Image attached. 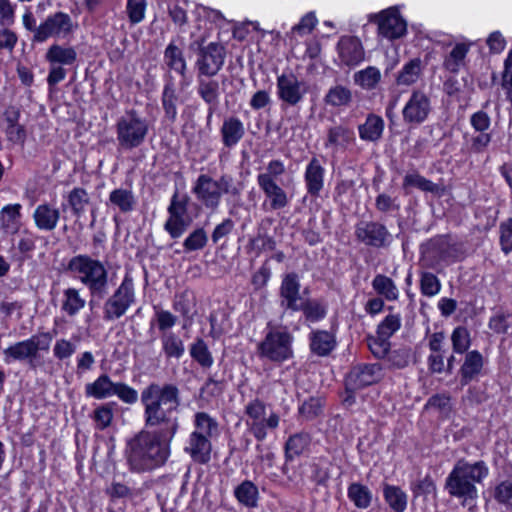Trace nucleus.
I'll return each mask as SVG.
<instances>
[{"label":"nucleus","mask_w":512,"mask_h":512,"mask_svg":"<svg viewBox=\"0 0 512 512\" xmlns=\"http://www.w3.org/2000/svg\"><path fill=\"white\" fill-rule=\"evenodd\" d=\"M164 60L171 70H174L183 78L186 77L187 63L183 51L174 42L169 43L165 48Z\"/></svg>","instance_id":"cd10ccee"},{"label":"nucleus","mask_w":512,"mask_h":512,"mask_svg":"<svg viewBox=\"0 0 512 512\" xmlns=\"http://www.w3.org/2000/svg\"><path fill=\"white\" fill-rule=\"evenodd\" d=\"M380 79V70L374 66H369L354 75V81L365 89H373Z\"/></svg>","instance_id":"8fccbe9b"},{"label":"nucleus","mask_w":512,"mask_h":512,"mask_svg":"<svg viewBox=\"0 0 512 512\" xmlns=\"http://www.w3.org/2000/svg\"><path fill=\"white\" fill-rule=\"evenodd\" d=\"M323 406L321 397H310L299 406L298 413L304 420L310 421L322 414Z\"/></svg>","instance_id":"37998d69"},{"label":"nucleus","mask_w":512,"mask_h":512,"mask_svg":"<svg viewBox=\"0 0 512 512\" xmlns=\"http://www.w3.org/2000/svg\"><path fill=\"white\" fill-rule=\"evenodd\" d=\"M421 74V60L414 58L407 62L399 71L396 78L398 85L410 86L414 84Z\"/></svg>","instance_id":"a19ab883"},{"label":"nucleus","mask_w":512,"mask_h":512,"mask_svg":"<svg viewBox=\"0 0 512 512\" xmlns=\"http://www.w3.org/2000/svg\"><path fill=\"white\" fill-rule=\"evenodd\" d=\"M420 290L424 296L433 297L440 292L441 282L433 273L423 272L420 278Z\"/></svg>","instance_id":"4d7b16f0"},{"label":"nucleus","mask_w":512,"mask_h":512,"mask_svg":"<svg viewBox=\"0 0 512 512\" xmlns=\"http://www.w3.org/2000/svg\"><path fill=\"white\" fill-rule=\"evenodd\" d=\"M45 58L50 65H73L77 60V52L73 47L53 44L47 50Z\"/></svg>","instance_id":"393cba45"},{"label":"nucleus","mask_w":512,"mask_h":512,"mask_svg":"<svg viewBox=\"0 0 512 512\" xmlns=\"http://www.w3.org/2000/svg\"><path fill=\"white\" fill-rule=\"evenodd\" d=\"M494 500L507 510H512V480L499 482L492 491Z\"/></svg>","instance_id":"a18cd8bd"},{"label":"nucleus","mask_w":512,"mask_h":512,"mask_svg":"<svg viewBox=\"0 0 512 512\" xmlns=\"http://www.w3.org/2000/svg\"><path fill=\"white\" fill-rule=\"evenodd\" d=\"M383 496L385 502L394 512H404L408 504L407 493L396 485L384 484Z\"/></svg>","instance_id":"a878e982"},{"label":"nucleus","mask_w":512,"mask_h":512,"mask_svg":"<svg viewBox=\"0 0 512 512\" xmlns=\"http://www.w3.org/2000/svg\"><path fill=\"white\" fill-rule=\"evenodd\" d=\"M234 495L236 499L246 507H256L258 500V488L249 481L245 480L235 488Z\"/></svg>","instance_id":"58836bf2"},{"label":"nucleus","mask_w":512,"mask_h":512,"mask_svg":"<svg viewBox=\"0 0 512 512\" xmlns=\"http://www.w3.org/2000/svg\"><path fill=\"white\" fill-rule=\"evenodd\" d=\"M144 407L142 429L127 441L125 455L132 472L144 473L165 465L171 454V442L179 429L174 415L180 406V391L174 384L150 383L141 392Z\"/></svg>","instance_id":"f257e3e1"},{"label":"nucleus","mask_w":512,"mask_h":512,"mask_svg":"<svg viewBox=\"0 0 512 512\" xmlns=\"http://www.w3.org/2000/svg\"><path fill=\"white\" fill-rule=\"evenodd\" d=\"M369 21L377 23L379 34L388 40L399 39L407 31V23L396 7H389L378 14L369 15Z\"/></svg>","instance_id":"9d476101"},{"label":"nucleus","mask_w":512,"mask_h":512,"mask_svg":"<svg viewBox=\"0 0 512 512\" xmlns=\"http://www.w3.org/2000/svg\"><path fill=\"white\" fill-rule=\"evenodd\" d=\"M380 366L378 364H364L358 366L356 381L360 386L370 385L379 378Z\"/></svg>","instance_id":"6e6d98bb"},{"label":"nucleus","mask_w":512,"mask_h":512,"mask_svg":"<svg viewBox=\"0 0 512 512\" xmlns=\"http://www.w3.org/2000/svg\"><path fill=\"white\" fill-rule=\"evenodd\" d=\"M453 350L455 353L463 354L470 347V334L465 327H457L451 335Z\"/></svg>","instance_id":"bf43d9fd"},{"label":"nucleus","mask_w":512,"mask_h":512,"mask_svg":"<svg viewBox=\"0 0 512 512\" xmlns=\"http://www.w3.org/2000/svg\"><path fill=\"white\" fill-rule=\"evenodd\" d=\"M161 344L167 359H180L185 353L183 340L174 332H164L161 335Z\"/></svg>","instance_id":"c85d7f7f"},{"label":"nucleus","mask_w":512,"mask_h":512,"mask_svg":"<svg viewBox=\"0 0 512 512\" xmlns=\"http://www.w3.org/2000/svg\"><path fill=\"white\" fill-rule=\"evenodd\" d=\"M310 436L308 433H296L288 438L285 444L286 460H293L300 456L310 444Z\"/></svg>","instance_id":"2f4dec72"},{"label":"nucleus","mask_w":512,"mask_h":512,"mask_svg":"<svg viewBox=\"0 0 512 512\" xmlns=\"http://www.w3.org/2000/svg\"><path fill=\"white\" fill-rule=\"evenodd\" d=\"M190 356L203 368H210L214 359L209 348L202 338H196L190 345Z\"/></svg>","instance_id":"c9c22d12"},{"label":"nucleus","mask_w":512,"mask_h":512,"mask_svg":"<svg viewBox=\"0 0 512 512\" xmlns=\"http://www.w3.org/2000/svg\"><path fill=\"white\" fill-rule=\"evenodd\" d=\"M60 217V210L48 203L38 205L33 213L36 227L45 231L54 230Z\"/></svg>","instance_id":"4be33fe9"},{"label":"nucleus","mask_w":512,"mask_h":512,"mask_svg":"<svg viewBox=\"0 0 512 512\" xmlns=\"http://www.w3.org/2000/svg\"><path fill=\"white\" fill-rule=\"evenodd\" d=\"M276 85L278 98L290 106L300 103L308 91L306 83L292 72L279 75Z\"/></svg>","instance_id":"4468645a"},{"label":"nucleus","mask_w":512,"mask_h":512,"mask_svg":"<svg viewBox=\"0 0 512 512\" xmlns=\"http://www.w3.org/2000/svg\"><path fill=\"white\" fill-rule=\"evenodd\" d=\"M135 302L133 279L126 275L114 293L105 301L103 317L106 321L121 318Z\"/></svg>","instance_id":"6e6552de"},{"label":"nucleus","mask_w":512,"mask_h":512,"mask_svg":"<svg viewBox=\"0 0 512 512\" xmlns=\"http://www.w3.org/2000/svg\"><path fill=\"white\" fill-rule=\"evenodd\" d=\"M109 201L123 213L132 211L136 204L133 192L124 188L113 190L109 195Z\"/></svg>","instance_id":"f704fd0d"},{"label":"nucleus","mask_w":512,"mask_h":512,"mask_svg":"<svg viewBox=\"0 0 512 512\" xmlns=\"http://www.w3.org/2000/svg\"><path fill=\"white\" fill-rule=\"evenodd\" d=\"M208 242V236L203 228H197L191 232L183 242L185 252L203 249Z\"/></svg>","instance_id":"603ef678"},{"label":"nucleus","mask_w":512,"mask_h":512,"mask_svg":"<svg viewBox=\"0 0 512 512\" xmlns=\"http://www.w3.org/2000/svg\"><path fill=\"white\" fill-rule=\"evenodd\" d=\"M373 289L389 301H395L399 297V290L394 281L382 274H378L372 281Z\"/></svg>","instance_id":"e433bc0d"},{"label":"nucleus","mask_w":512,"mask_h":512,"mask_svg":"<svg viewBox=\"0 0 512 512\" xmlns=\"http://www.w3.org/2000/svg\"><path fill=\"white\" fill-rule=\"evenodd\" d=\"M148 120L136 110L125 112L116 123V136L118 145L124 150H132L141 146L148 135Z\"/></svg>","instance_id":"423d86ee"},{"label":"nucleus","mask_w":512,"mask_h":512,"mask_svg":"<svg viewBox=\"0 0 512 512\" xmlns=\"http://www.w3.org/2000/svg\"><path fill=\"white\" fill-rule=\"evenodd\" d=\"M67 201L73 214L79 218L85 212V208L89 204V196L85 189L74 188L69 192Z\"/></svg>","instance_id":"79ce46f5"},{"label":"nucleus","mask_w":512,"mask_h":512,"mask_svg":"<svg viewBox=\"0 0 512 512\" xmlns=\"http://www.w3.org/2000/svg\"><path fill=\"white\" fill-rule=\"evenodd\" d=\"M384 129V121L381 117L370 115L367 117L364 124L359 125V136L366 141L378 140Z\"/></svg>","instance_id":"7c9ffc66"},{"label":"nucleus","mask_w":512,"mask_h":512,"mask_svg":"<svg viewBox=\"0 0 512 512\" xmlns=\"http://www.w3.org/2000/svg\"><path fill=\"white\" fill-rule=\"evenodd\" d=\"M75 27L69 14L56 12L39 25L36 42L42 43L50 37H66L74 31Z\"/></svg>","instance_id":"ddd939ff"},{"label":"nucleus","mask_w":512,"mask_h":512,"mask_svg":"<svg viewBox=\"0 0 512 512\" xmlns=\"http://www.w3.org/2000/svg\"><path fill=\"white\" fill-rule=\"evenodd\" d=\"M220 133L223 145L227 148H232L244 137L245 127L238 117L230 116L224 119Z\"/></svg>","instance_id":"aec40b11"},{"label":"nucleus","mask_w":512,"mask_h":512,"mask_svg":"<svg viewBox=\"0 0 512 512\" xmlns=\"http://www.w3.org/2000/svg\"><path fill=\"white\" fill-rule=\"evenodd\" d=\"M146 6L145 0H127L126 11L132 24H138L144 19Z\"/></svg>","instance_id":"052dcab7"},{"label":"nucleus","mask_w":512,"mask_h":512,"mask_svg":"<svg viewBox=\"0 0 512 512\" xmlns=\"http://www.w3.org/2000/svg\"><path fill=\"white\" fill-rule=\"evenodd\" d=\"M300 310L304 312L307 320L311 322L318 321L325 316L324 308L315 301H307L305 303H301Z\"/></svg>","instance_id":"69168bd1"},{"label":"nucleus","mask_w":512,"mask_h":512,"mask_svg":"<svg viewBox=\"0 0 512 512\" xmlns=\"http://www.w3.org/2000/svg\"><path fill=\"white\" fill-rule=\"evenodd\" d=\"M226 57L224 46L216 42H210L198 53L195 68L197 75L216 76L222 69Z\"/></svg>","instance_id":"9b49d317"},{"label":"nucleus","mask_w":512,"mask_h":512,"mask_svg":"<svg viewBox=\"0 0 512 512\" xmlns=\"http://www.w3.org/2000/svg\"><path fill=\"white\" fill-rule=\"evenodd\" d=\"M366 340L369 350L376 358L383 359L387 356L391 346L389 338L377 334V336H368Z\"/></svg>","instance_id":"5fc2aeb1"},{"label":"nucleus","mask_w":512,"mask_h":512,"mask_svg":"<svg viewBox=\"0 0 512 512\" xmlns=\"http://www.w3.org/2000/svg\"><path fill=\"white\" fill-rule=\"evenodd\" d=\"M402 325L400 313H389L378 325L377 334L381 337L391 338Z\"/></svg>","instance_id":"49530a36"},{"label":"nucleus","mask_w":512,"mask_h":512,"mask_svg":"<svg viewBox=\"0 0 512 512\" xmlns=\"http://www.w3.org/2000/svg\"><path fill=\"white\" fill-rule=\"evenodd\" d=\"M500 232L502 250L505 253H509L510 251H512V218L508 219L506 222L501 224Z\"/></svg>","instance_id":"774afa93"},{"label":"nucleus","mask_w":512,"mask_h":512,"mask_svg":"<svg viewBox=\"0 0 512 512\" xmlns=\"http://www.w3.org/2000/svg\"><path fill=\"white\" fill-rule=\"evenodd\" d=\"M114 395L126 404H134L138 400L137 391L123 382H116Z\"/></svg>","instance_id":"0e129e2a"},{"label":"nucleus","mask_w":512,"mask_h":512,"mask_svg":"<svg viewBox=\"0 0 512 512\" xmlns=\"http://www.w3.org/2000/svg\"><path fill=\"white\" fill-rule=\"evenodd\" d=\"M185 451L192 460L199 464H207L211 460L212 444L209 438L198 433H191Z\"/></svg>","instance_id":"a211bd4d"},{"label":"nucleus","mask_w":512,"mask_h":512,"mask_svg":"<svg viewBox=\"0 0 512 512\" xmlns=\"http://www.w3.org/2000/svg\"><path fill=\"white\" fill-rule=\"evenodd\" d=\"M257 183L265 196L269 199L271 210H280L288 205L289 199L287 193L276 183V180L264 177L259 179Z\"/></svg>","instance_id":"6ab92c4d"},{"label":"nucleus","mask_w":512,"mask_h":512,"mask_svg":"<svg viewBox=\"0 0 512 512\" xmlns=\"http://www.w3.org/2000/svg\"><path fill=\"white\" fill-rule=\"evenodd\" d=\"M116 382L107 374H101L95 381L85 385V394L98 400L106 399L115 394Z\"/></svg>","instance_id":"5701e85b"},{"label":"nucleus","mask_w":512,"mask_h":512,"mask_svg":"<svg viewBox=\"0 0 512 512\" xmlns=\"http://www.w3.org/2000/svg\"><path fill=\"white\" fill-rule=\"evenodd\" d=\"M483 367V357L477 350L470 351L466 354L463 365L461 366V381L468 384L476 375H478Z\"/></svg>","instance_id":"bb28decb"},{"label":"nucleus","mask_w":512,"mask_h":512,"mask_svg":"<svg viewBox=\"0 0 512 512\" xmlns=\"http://www.w3.org/2000/svg\"><path fill=\"white\" fill-rule=\"evenodd\" d=\"M86 305V301L81 297L76 288H68L63 292V301L61 309L70 317L75 316Z\"/></svg>","instance_id":"473e14b6"},{"label":"nucleus","mask_w":512,"mask_h":512,"mask_svg":"<svg viewBox=\"0 0 512 512\" xmlns=\"http://www.w3.org/2000/svg\"><path fill=\"white\" fill-rule=\"evenodd\" d=\"M197 93L209 106V119L219 104L220 84L207 75H197Z\"/></svg>","instance_id":"f3484780"},{"label":"nucleus","mask_w":512,"mask_h":512,"mask_svg":"<svg viewBox=\"0 0 512 512\" xmlns=\"http://www.w3.org/2000/svg\"><path fill=\"white\" fill-rule=\"evenodd\" d=\"M280 418L276 413H271L265 420L247 421L250 433L258 440L263 441L267 436L266 429H276Z\"/></svg>","instance_id":"4c0bfd02"},{"label":"nucleus","mask_w":512,"mask_h":512,"mask_svg":"<svg viewBox=\"0 0 512 512\" xmlns=\"http://www.w3.org/2000/svg\"><path fill=\"white\" fill-rule=\"evenodd\" d=\"M267 333L258 344L257 351L261 358L282 363L293 357V336L285 327L267 325Z\"/></svg>","instance_id":"39448f33"},{"label":"nucleus","mask_w":512,"mask_h":512,"mask_svg":"<svg viewBox=\"0 0 512 512\" xmlns=\"http://www.w3.org/2000/svg\"><path fill=\"white\" fill-rule=\"evenodd\" d=\"M351 100V91L341 85L331 88L325 96V102L332 106L347 105Z\"/></svg>","instance_id":"864d4df0"},{"label":"nucleus","mask_w":512,"mask_h":512,"mask_svg":"<svg viewBox=\"0 0 512 512\" xmlns=\"http://www.w3.org/2000/svg\"><path fill=\"white\" fill-rule=\"evenodd\" d=\"M333 338L331 334L325 331H319L314 333L311 338V350L319 356L328 355L333 349Z\"/></svg>","instance_id":"c03bdc74"},{"label":"nucleus","mask_w":512,"mask_h":512,"mask_svg":"<svg viewBox=\"0 0 512 512\" xmlns=\"http://www.w3.org/2000/svg\"><path fill=\"white\" fill-rule=\"evenodd\" d=\"M194 424L196 429L192 433L201 434L209 439L218 433V422L206 412L196 413Z\"/></svg>","instance_id":"ea45409f"},{"label":"nucleus","mask_w":512,"mask_h":512,"mask_svg":"<svg viewBox=\"0 0 512 512\" xmlns=\"http://www.w3.org/2000/svg\"><path fill=\"white\" fill-rule=\"evenodd\" d=\"M177 101L178 95L173 83L169 82L165 84L161 96V103L165 113V118L171 123L175 122L177 118Z\"/></svg>","instance_id":"72a5a7b5"},{"label":"nucleus","mask_w":512,"mask_h":512,"mask_svg":"<svg viewBox=\"0 0 512 512\" xmlns=\"http://www.w3.org/2000/svg\"><path fill=\"white\" fill-rule=\"evenodd\" d=\"M301 284L299 277L296 273H288L284 276L279 294H280V306L284 310L300 311L301 309V297H300Z\"/></svg>","instance_id":"2eb2a0df"},{"label":"nucleus","mask_w":512,"mask_h":512,"mask_svg":"<svg viewBox=\"0 0 512 512\" xmlns=\"http://www.w3.org/2000/svg\"><path fill=\"white\" fill-rule=\"evenodd\" d=\"M53 335L50 332H42L32 335L30 338L16 342L3 350L4 361H28L33 365L39 351H48Z\"/></svg>","instance_id":"0eeeda50"},{"label":"nucleus","mask_w":512,"mask_h":512,"mask_svg":"<svg viewBox=\"0 0 512 512\" xmlns=\"http://www.w3.org/2000/svg\"><path fill=\"white\" fill-rule=\"evenodd\" d=\"M325 170L320 161L313 157L308 163L304 179L308 194L311 196H318L324 185Z\"/></svg>","instance_id":"412c9836"},{"label":"nucleus","mask_w":512,"mask_h":512,"mask_svg":"<svg viewBox=\"0 0 512 512\" xmlns=\"http://www.w3.org/2000/svg\"><path fill=\"white\" fill-rule=\"evenodd\" d=\"M411 490L415 497L421 495H429L436 490V485L433 479L430 476H425L423 479H420L411 484Z\"/></svg>","instance_id":"338daca9"},{"label":"nucleus","mask_w":512,"mask_h":512,"mask_svg":"<svg viewBox=\"0 0 512 512\" xmlns=\"http://www.w3.org/2000/svg\"><path fill=\"white\" fill-rule=\"evenodd\" d=\"M403 186H414L424 192L437 194L440 190L439 185L433 183L429 179L418 173L407 174L404 177Z\"/></svg>","instance_id":"3c124183"},{"label":"nucleus","mask_w":512,"mask_h":512,"mask_svg":"<svg viewBox=\"0 0 512 512\" xmlns=\"http://www.w3.org/2000/svg\"><path fill=\"white\" fill-rule=\"evenodd\" d=\"M20 204L7 205L1 210L2 226L9 232H15L18 229L20 218Z\"/></svg>","instance_id":"09e8293b"},{"label":"nucleus","mask_w":512,"mask_h":512,"mask_svg":"<svg viewBox=\"0 0 512 512\" xmlns=\"http://www.w3.org/2000/svg\"><path fill=\"white\" fill-rule=\"evenodd\" d=\"M196 198L205 208L215 211L218 209L224 194L239 196L240 190L234 185L231 175L223 174L215 180L208 174H200L192 188Z\"/></svg>","instance_id":"20e7f679"},{"label":"nucleus","mask_w":512,"mask_h":512,"mask_svg":"<svg viewBox=\"0 0 512 512\" xmlns=\"http://www.w3.org/2000/svg\"><path fill=\"white\" fill-rule=\"evenodd\" d=\"M511 327L512 313L502 307L494 308L488 321V328L496 334H506Z\"/></svg>","instance_id":"c756f323"},{"label":"nucleus","mask_w":512,"mask_h":512,"mask_svg":"<svg viewBox=\"0 0 512 512\" xmlns=\"http://www.w3.org/2000/svg\"><path fill=\"white\" fill-rule=\"evenodd\" d=\"M189 201L190 197L187 194L180 195L178 190L171 197L167 208L169 217L164 224V229L173 239L180 238L192 222L188 214Z\"/></svg>","instance_id":"1a4fd4ad"},{"label":"nucleus","mask_w":512,"mask_h":512,"mask_svg":"<svg viewBox=\"0 0 512 512\" xmlns=\"http://www.w3.org/2000/svg\"><path fill=\"white\" fill-rule=\"evenodd\" d=\"M96 428L98 430H104L109 427L113 420V408L110 403L102 404L97 407L92 416Z\"/></svg>","instance_id":"13d9d810"},{"label":"nucleus","mask_w":512,"mask_h":512,"mask_svg":"<svg viewBox=\"0 0 512 512\" xmlns=\"http://www.w3.org/2000/svg\"><path fill=\"white\" fill-rule=\"evenodd\" d=\"M352 139V132L348 126L337 125L329 130L328 141L326 145H333L345 148Z\"/></svg>","instance_id":"de8ad7c7"},{"label":"nucleus","mask_w":512,"mask_h":512,"mask_svg":"<svg viewBox=\"0 0 512 512\" xmlns=\"http://www.w3.org/2000/svg\"><path fill=\"white\" fill-rule=\"evenodd\" d=\"M356 234L357 238L361 242L373 247H382L386 245L391 237L386 227L376 222L359 224Z\"/></svg>","instance_id":"dca6fc26"},{"label":"nucleus","mask_w":512,"mask_h":512,"mask_svg":"<svg viewBox=\"0 0 512 512\" xmlns=\"http://www.w3.org/2000/svg\"><path fill=\"white\" fill-rule=\"evenodd\" d=\"M489 475L485 461L469 462L458 459L445 479L444 489L451 498L460 500L463 507L475 505L478 499L477 484H482Z\"/></svg>","instance_id":"f03ea898"},{"label":"nucleus","mask_w":512,"mask_h":512,"mask_svg":"<svg viewBox=\"0 0 512 512\" xmlns=\"http://www.w3.org/2000/svg\"><path fill=\"white\" fill-rule=\"evenodd\" d=\"M76 344L65 338L58 339L53 347V355L56 359L63 361L70 358L76 351Z\"/></svg>","instance_id":"680f3d73"},{"label":"nucleus","mask_w":512,"mask_h":512,"mask_svg":"<svg viewBox=\"0 0 512 512\" xmlns=\"http://www.w3.org/2000/svg\"><path fill=\"white\" fill-rule=\"evenodd\" d=\"M67 270L87 287L90 293L89 305L93 308L94 299H103L108 291V271L105 265L86 254L72 257L67 265Z\"/></svg>","instance_id":"7ed1b4c3"},{"label":"nucleus","mask_w":512,"mask_h":512,"mask_svg":"<svg viewBox=\"0 0 512 512\" xmlns=\"http://www.w3.org/2000/svg\"><path fill=\"white\" fill-rule=\"evenodd\" d=\"M432 111L431 99L420 90H415L410 95L402 109L403 121L409 125L424 123Z\"/></svg>","instance_id":"f8f14e48"},{"label":"nucleus","mask_w":512,"mask_h":512,"mask_svg":"<svg viewBox=\"0 0 512 512\" xmlns=\"http://www.w3.org/2000/svg\"><path fill=\"white\" fill-rule=\"evenodd\" d=\"M472 46V42L456 43L444 59V67L457 73L466 65V56Z\"/></svg>","instance_id":"b1692460"},{"label":"nucleus","mask_w":512,"mask_h":512,"mask_svg":"<svg viewBox=\"0 0 512 512\" xmlns=\"http://www.w3.org/2000/svg\"><path fill=\"white\" fill-rule=\"evenodd\" d=\"M387 361L394 368H404L410 362V351L407 348H399L388 352Z\"/></svg>","instance_id":"e2e57ef3"}]
</instances>
